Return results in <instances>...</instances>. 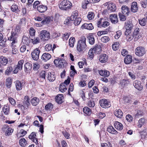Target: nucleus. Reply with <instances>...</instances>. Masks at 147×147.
Masks as SVG:
<instances>
[{
  "mask_svg": "<svg viewBox=\"0 0 147 147\" xmlns=\"http://www.w3.org/2000/svg\"><path fill=\"white\" fill-rule=\"evenodd\" d=\"M59 8L63 10H68L72 6V3L67 0H63L59 2L58 4Z\"/></svg>",
  "mask_w": 147,
  "mask_h": 147,
  "instance_id": "f257e3e1",
  "label": "nucleus"
},
{
  "mask_svg": "<svg viewBox=\"0 0 147 147\" xmlns=\"http://www.w3.org/2000/svg\"><path fill=\"white\" fill-rule=\"evenodd\" d=\"M86 40L85 37L83 36L78 41L77 49L78 51H82L86 49L87 46L86 44Z\"/></svg>",
  "mask_w": 147,
  "mask_h": 147,
  "instance_id": "f03ea898",
  "label": "nucleus"
},
{
  "mask_svg": "<svg viewBox=\"0 0 147 147\" xmlns=\"http://www.w3.org/2000/svg\"><path fill=\"white\" fill-rule=\"evenodd\" d=\"M49 32L45 30H42L40 34V38L42 40H48L50 38Z\"/></svg>",
  "mask_w": 147,
  "mask_h": 147,
  "instance_id": "7ed1b4c3",
  "label": "nucleus"
},
{
  "mask_svg": "<svg viewBox=\"0 0 147 147\" xmlns=\"http://www.w3.org/2000/svg\"><path fill=\"white\" fill-rule=\"evenodd\" d=\"M146 53V51L145 48L141 46L138 47L135 50L136 54L139 57L143 56Z\"/></svg>",
  "mask_w": 147,
  "mask_h": 147,
  "instance_id": "20e7f679",
  "label": "nucleus"
},
{
  "mask_svg": "<svg viewBox=\"0 0 147 147\" xmlns=\"http://www.w3.org/2000/svg\"><path fill=\"white\" fill-rule=\"evenodd\" d=\"M65 61L63 59L57 58L55 59L54 63L59 68L64 67Z\"/></svg>",
  "mask_w": 147,
  "mask_h": 147,
  "instance_id": "39448f33",
  "label": "nucleus"
},
{
  "mask_svg": "<svg viewBox=\"0 0 147 147\" xmlns=\"http://www.w3.org/2000/svg\"><path fill=\"white\" fill-rule=\"evenodd\" d=\"M100 106L104 108H106L110 107L111 106L110 102L105 99H102L99 101Z\"/></svg>",
  "mask_w": 147,
  "mask_h": 147,
  "instance_id": "423d86ee",
  "label": "nucleus"
},
{
  "mask_svg": "<svg viewBox=\"0 0 147 147\" xmlns=\"http://www.w3.org/2000/svg\"><path fill=\"white\" fill-rule=\"evenodd\" d=\"M18 36V34L11 31V35L8 37V40L12 41L11 43H16L18 42L17 38Z\"/></svg>",
  "mask_w": 147,
  "mask_h": 147,
  "instance_id": "0eeeda50",
  "label": "nucleus"
},
{
  "mask_svg": "<svg viewBox=\"0 0 147 147\" xmlns=\"http://www.w3.org/2000/svg\"><path fill=\"white\" fill-rule=\"evenodd\" d=\"M40 51L38 48H36L32 52L31 55L32 59L35 60H37L39 58Z\"/></svg>",
  "mask_w": 147,
  "mask_h": 147,
  "instance_id": "6e6552de",
  "label": "nucleus"
},
{
  "mask_svg": "<svg viewBox=\"0 0 147 147\" xmlns=\"http://www.w3.org/2000/svg\"><path fill=\"white\" fill-rule=\"evenodd\" d=\"M24 62V61L23 60H20L18 61L15 70L13 71L14 74L17 73L19 70L22 69Z\"/></svg>",
  "mask_w": 147,
  "mask_h": 147,
  "instance_id": "1a4fd4ad",
  "label": "nucleus"
},
{
  "mask_svg": "<svg viewBox=\"0 0 147 147\" xmlns=\"http://www.w3.org/2000/svg\"><path fill=\"white\" fill-rule=\"evenodd\" d=\"M133 27V24L130 21H127L125 23V28L126 29L125 32H131Z\"/></svg>",
  "mask_w": 147,
  "mask_h": 147,
  "instance_id": "9d476101",
  "label": "nucleus"
},
{
  "mask_svg": "<svg viewBox=\"0 0 147 147\" xmlns=\"http://www.w3.org/2000/svg\"><path fill=\"white\" fill-rule=\"evenodd\" d=\"M100 19V20H99L97 22V26L98 27H106L109 26V23L107 21H104L102 22V20Z\"/></svg>",
  "mask_w": 147,
  "mask_h": 147,
  "instance_id": "9b49d317",
  "label": "nucleus"
},
{
  "mask_svg": "<svg viewBox=\"0 0 147 147\" xmlns=\"http://www.w3.org/2000/svg\"><path fill=\"white\" fill-rule=\"evenodd\" d=\"M133 85L137 89L141 90L143 88V86L141 85V82L139 81L136 80L133 83Z\"/></svg>",
  "mask_w": 147,
  "mask_h": 147,
  "instance_id": "f8f14e48",
  "label": "nucleus"
},
{
  "mask_svg": "<svg viewBox=\"0 0 147 147\" xmlns=\"http://www.w3.org/2000/svg\"><path fill=\"white\" fill-rule=\"evenodd\" d=\"M109 2L107 3H106L104 4V5L105 6H106L108 5V9L111 11H114L116 9V7L115 4L111 3L109 4Z\"/></svg>",
  "mask_w": 147,
  "mask_h": 147,
  "instance_id": "ddd939ff",
  "label": "nucleus"
},
{
  "mask_svg": "<svg viewBox=\"0 0 147 147\" xmlns=\"http://www.w3.org/2000/svg\"><path fill=\"white\" fill-rule=\"evenodd\" d=\"M131 83L130 79H125L120 80V84L122 87H124L127 86Z\"/></svg>",
  "mask_w": 147,
  "mask_h": 147,
  "instance_id": "4468645a",
  "label": "nucleus"
},
{
  "mask_svg": "<svg viewBox=\"0 0 147 147\" xmlns=\"http://www.w3.org/2000/svg\"><path fill=\"white\" fill-rule=\"evenodd\" d=\"M124 35L126 36L125 38L127 41L129 42L131 41L134 37L131 32H125Z\"/></svg>",
  "mask_w": 147,
  "mask_h": 147,
  "instance_id": "2eb2a0df",
  "label": "nucleus"
},
{
  "mask_svg": "<svg viewBox=\"0 0 147 147\" xmlns=\"http://www.w3.org/2000/svg\"><path fill=\"white\" fill-rule=\"evenodd\" d=\"M47 6L43 5H39L37 7L38 11L41 13L45 12L47 10Z\"/></svg>",
  "mask_w": 147,
  "mask_h": 147,
  "instance_id": "dca6fc26",
  "label": "nucleus"
},
{
  "mask_svg": "<svg viewBox=\"0 0 147 147\" xmlns=\"http://www.w3.org/2000/svg\"><path fill=\"white\" fill-rule=\"evenodd\" d=\"M51 20V19L50 17H46L41 22V23H40V24L38 23H36V25L38 24L39 26H42L43 25L48 24L49 23Z\"/></svg>",
  "mask_w": 147,
  "mask_h": 147,
  "instance_id": "f3484780",
  "label": "nucleus"
},
{
  "mask_svg": "<svg viewBox=\"0 0 147 147\" xmlns=\"http://www.w3.org/2000/svg\"><path fill=\"white\" fill-rule=\"evenodd\" d=\"M82 29H87L89 30H91L93 29L94 27L91 23L89 24L84 23L82 26Z\"/></svg>",
  "mask_w": 147,
  "mask_h": 147,
  "instance_id": "a211bd4d",
  "label": "nucleus"
},
{
  "mask_svg": "<svg viewBox=\"0 0 147 147\" xmlns=\"http://www.w3.org/2000/svg\"><path fill=\"white\" fill-rule=\"evenodd\" d=\"M15 83L16 90L17 91L21 90L22 89L23 82H22L18 80H16L15 82Z\"/></svg>",
  "mask_w": 147,
  "mask_h": 147,
  "instance_id": "6ab92c4d",
  "label": "nucleus"
},
{
  "mask_svg": "<svg viewBox=\"0 0 147 147\" xmlns=\"http://www.w3.org/2000/svg\"><path fill=\"white\" fill-rule=\"evenodd\" d=\"M114 125L115 127L118 130H121L123 128V125L121 123L117 121H116L114 123Z\"/></svg>",
  "mask_w": 147,
  "mask_h": 147,
  "instance_id": "aec40b11",
  "label": "nucleus"
},
{
  "mask_svg": "<svg viewBox=\"0 0 147 147\" xmlns=\"http://www.w3.org/2000/svg\"><path fill=\"white\" fill-rule=\"evenodd\" d=\"M98 71L99 74L101 76L107 77L110 75L109 72L107 70H101Z\"/></svg>",
  "mask_w": 147,
  "mask_h": 147,
  "instance_id": "412c9836",
  "label": "nucleus"
},
{
  "mask_svg": "<svg viewBox=\"0 0 147 147\" xmlns=\"http://www.w3.org/2000/svg\"><path fill=\"white\" fill-rule=\"evenodd\" d=\"M63 94H59L56 96L55 99L57 103L59 104H61L63 102Z\"/></svg>",
  "mask_w": 147,
  "mask_h": 147,
  "instance_id": "4be33fe9",
  "label": "nucleus"
},
{
  "mask_svg": "<svg viewBox=\"0 0 147 147\" xmlns=\"http://www.w3.org/2000/svg\"><path fill=\"white\" fill-rule=\"evenodd\" d=\"M114 115L119 118H121L123 116V113L121 109H116L114 111Z\"/></svg>",
  "mask_w": 147,
  "mask_h": 147,
  "instance_id": "5701e85b",
  "label": "nucleus"
},
{
  "mask_svg": "<svg viewBox=\"0 0 147 147\" xmlns=\"http://www.w3.org/2000/svg\"><path fill=\"white\" fill-rule=\"evenodd\" d=\"M108 59V56L105 54H101L99 57V61L102 63H104L107 62Z\"/></svg>",
  "mask_w": 147,
  "mask_h": 147,
  "instance_id": "b1692460",
  "label": "nucleus"
},
{
  "mask_svg": "<svg viewBox=\"0 0 147 147\" xmlns=\"http://www.w3.org/2000/svg\"><path fill=\"white\" fill-rule=\"evenodd\" d=\"M47 79L49 81L53 82L54 81L55 79V75L54 72H49L48 74Z\"/></svg>",
  "mask_w": 147,
  "mask_h": 147,
  "instance_id": "393cba45",
  "label": "nucleus"
},
{
  "mask_svg": "<svg viewBox=\"0 0 147 147\" xmlns=\"http://www.w3.org/2000/svg\"><path fill=\"white\" fill-rule=\"evenodd\" d=\"M138 9V7L137 6V3L136 2H133L131 5V9L133 12H136Z\"/></svg>",
  "mask_w": 147,
  "mask_h": 147,
  "instance_id": "a878e982",
  "label": "nucleus"
},
{
  "mask_svg": "<svg viewBox=\"0 0 147 147\" xmlns=\"http://www.w3.org/2000/svg\"><path fill=\"white\" fill-rule=\"evenodd\" d=\"M110 19L111 22L114 24H116L118 22L117 16L115 14H111L110 16Z\"/></svg>",
  "mask_w": 147,
  "mask_h": 147,
  "instance_id": "bb28decb",
  "label": "nucleus"
},
{
  "mask_svg": "<svg viewBox=\"0 0 147 147\" xmlns=\"http://www.w3.org/2000/svg\"><path fill=\"white\" fill-rule=\"evenodd\" d=\"M32 66V64L29 62L26 63L24 65V71L28 73V71L31 70Z\"/></svg>",
  "mask_w": 147,
  "mask_h": 147,
  "instance_id": "cd10ccee",
  "label": "nucleus"
},
{
  "mask_svg": "<svg viewBox=\"0 0 147 147\" xmlns=\"http://www.w3.org/2000/svg\"><path fill=\"white\" fill-rule=\"evenodd\" d=\"M121 9L122 10L121 13L125 15H128V13H129V11L127 6L126 5H123L121 7Z\"/></svg>",
  "mask_w": 147,
  "mask_h": 147,
  "instance_id": "c85d7f7f",
  "label": "nucleus"
},
{
  "mask_svg": "<svg viewBox=\"0 0 147 147\" xmlns=\"http://www.w3.org/2000/svg\"><path fill=\"white\" fill-rule=\"evenodd\" d=\"M94 53L95 54L99 53L101 51V48L100 45H96L95 47L92 49Z\"/></svg>",
  "mask_w": 147,
  "mask_h": 147,
  "instance_id": "c756f323",
  "label": "nucleus"
},
{
  "mask_svg": "<svg viewBox=\"0 0 147 147\" xmlns=\"http://www.w3.org/2000/svg\"><path fill=\"white\" fill-rule=\"evenodd\" d=\"M51 55L47 53H44L42 56L41 59L45 61L49 60L51 57Z\"/></svg>",
  "mask_w": 147,
  "mask_h": 147,
  "instance_id": "7c9ffc66",
  "label": "nucleus"
},
{
  "mask_svg": "<svg viewBox=\"0 0 147 147\" xmlns=\"http://www.w3.org/2000/svg\"><path fill=\"white\" fill-rule=\"evenodd\" d=\"M8 62V59L5 57L1 56L0 57V63L3 65H5Z\"/></svg>",
  "mask_w": 147,
  "mask_h": 147,
  "instance_id": "2f4dec72",
  "label": "nucleus"
},
{
  "mask_svg": "<svg viewBox=\"0 0 147 147\" xmlns=\"http://www.w3.org/2000/svg\"><path fill=\"white\" fill-rule=\"evenodd\" d=\"M132 61V57L130 55H126L124 59L125 63L126 64H129Z\"/></svg>",
  "mask_w": 147,
  "mask_h": 147,
  "instance_id": "473e14b6",
  "label": "nucleus"
},
{
  "mask_svg": "<svg viewBox=\"0 0 147 147\" xmlns=\"http://www.w3.org/2000/svg\"><path fill=\"white\" fill-rule=\"evenodd\" d=\"M3 111L5 115H8L9 113V107L8 105H5L3 108Z\"/></svg>",
  "mask_w": 147,
  "mask_h": 147,
  "instance_id": "72a5a7b5",
  "label": "nucleus"
},
{
  "mask_svg": "<svg viewBox=\"0 0 147 147\" xmlns=\"http://www.w3.org/2000/svg\"><path fill=\"white\" fill-rule=\"evenodd\" d=\"M39 102V99L36 97L33 98L31 101L32 105L34 106L37 105L38 104Z\"/></svg>",
  "mask_w": 147,
  "mask_h": 147,
  "instance_id": "f704fd0d",
  "label": "nucleus"
},
{
  "mask_svg": "<svg viewBox=\"0 0 147 147\" xmlns=\"http://www.w3.org/2000/svg\"><path fill=\"white\" fill-rule=\"evenodd\" d=\"M107 131L112 134H117L118 132L112 126H109L107 128Z\"/></svg>",
  "mask_w": 147,
  "mask_h": 147,
  "instance_id": "c9c22d12",
  "label": "nucleus"
},
{
  "mask_svg": "<svg viewBox=\"0 0 147 147\" xmlns=\"http://www.w3.org/2000/svg\"><path fill=\"white\" fill-rule=\"evenodd\" d=\"M29 97L28 96H25L24 97V103L25 106H26L28 108V107L30 105V104L29 102Z\"/></svg>",
  "mask_w": 147,
  "mask_h": 147,
  "instance_id": "e433bc0d",
  "label": "nucleus"
},
{
  "mask_svg": "<svg viewBox=\"0 0 147 147\" xmlns=\"http://www.w3.org/2000/svg\"><path fill=\"white\" fill-rule=\"evenodd\" d=\"M16 43H11V46L12 49V53L14 54H16L18 53V52L17 49L16 47Z\"/></svg>",
  "mask_w": 147,
  "mask_h": 147,
  "instance_id": "4c0bfd02",
  "label": "nucleus"
},
{
  "mask_svg": "<svg viewBox=\"0 0 147 147\" xmlns=\"http://www.w3.org/2000/svg\"><path fill=\"white\" fill-rule=\"evenodd\" d=\"M89 42L90 45H93L95 42V39L94 36L90 35L88 37Z\"/></svg>",
  "mask_w": 147,
  "mask_h": 147,
  "instance_id": "58836bf2",
  "label": "nucleus"
},
{
  "mask_svg": "<svg viewBox=\"0 0 147 147\" xmlns=\"http://www.w3.org/2000/svg\"><path fill=\"white\" fill-rule=\"evenodd\" d=\"M59 90L62 92H63L67 90V86H66L61 83L59 86Z\"/></svg>",
  "mask_w": 147,
  "mask_h": 147,
  "instance_id": "ea45409f",
  "label": "nucleus"
},
{
  "mask_svg": "<svg viewBox=\"0 0 147 147\" xmlns=\"http://www.w3.org/2000/svg\"><path fill=\"white\" fill-rule=\"evenodd\" d=\"M19 144L21 146L23 147H25L27 144L25 139L24 138H22L20 140Z\"/></svg>",
  "mask_w": 147,
  "mask_h": 147,
  "instance_id": "a19ab883",
  "label": "nucleus"
},
{
  "mask_svg": "<svg viewBox=\"0 0 147 147\" xmlns=\"http://www.w3.org/2000/svg\"><path fill=\"white\" fill-rule=\"evenodd\" d=\"M78 11H76L73 12L72 13L71 15L70 16L71 19H72V20H74L75 19L78 18Z\"/></svg>",
  "mask_w": 147,
  "mask_h": 147,
  "instance_id": "79ce46f5",
  "label": "nucleus"
},
{
  "mask_svg": "<svg viewBox=\"0 0 147 147\" xmlns=\"http://www.w3.org/2000/svg\"><path fill=\"white\" fill-rule=\"evenodd\" d=\"M83 110L84 113L88 115H89L91 113V111L88 107H84L83 108Z\"/></svg>",
  "mask_w": 147,
  "mask_h": 147,
  "instance_id": "37998d69",
  "label": "nucleus"
},
{
  "mask_svg": "<svg viewBox=\"0 0 147 147\" xmlns=\"http://www.w3.org/2000/svg\"><path fill=\"white\" fill-rule=\"evenodd\" d=\"M90 3L89 0H84L83 1L82 4V7L84 9H86L87 5Z\"/></svg>",
  "mask_w": 147,
  "mask_h": 147,
  "instance_id": "c03bdc74",
  "label": "nucleus"
},
{
  "mask_svg": "<svg viewBox=\"0 0 147 147\" xmlns=\"http://www.w3.org/2000/svg\"><path fill=\"white\" fill-rule=\"evenodd\" d=\"M32 42L34 44H36L40 42V39L39 37L34 38H31Z\"/></svg>",
  "mask_w": 147,
  "mask_h": 147,
  "instance_id": "a18cd8bd",
  "label": "nucleus"
},
{
  "mask_svg": "<svg viewBox=\"0 0 147 147\" xmlns=\"http://www.w3.org/2000/svg\"><path fill=\"white\" fill-rule=\"evenodd\" d=\"M75 38L74 37L71 38L69 40V45L71 47H74V43L75 42Z\"/></svg>",
  "mask_w": 147,
  "mask_h": 147,
  "instance_id": "49530a36",
  "label": "nucleus"
},
{
  "mask_svg": "<svg viewBox=\"0 0 147 147\" xmlns=\"http://www.w3.org/2000/svg\"><path fill=\"white\" fill-rule=\"evenodd\" d=\"M26 19L25 18H23L20 19L19 22V24L20 27L24 26L26 22Z\"/></svg>",
  "mask_w": 147,
  "mask_h": 147,
  "instance_id": "de8ad7c7",
  "label": "nucleus"
},
{
  "mask_svg": "<svg viewBox=\"0 0 147 147\" xmlns=\"http://www.w3.org/2000/svg\"><path fill=\"white\" fill-rule=\"evenodd\" d=\"M119 44V42H115L112 45V49L114 51H116L118 49Z\"/></svg>",
  "mask_w": 147,
  "mask_h": 147,
  "instance_id": "09e8293b",
  "label": "nucleus"
},
{
  "mask_svg": "<svg viewBox=\"0 0 147 147\" xmlns=\"http://www.w3.org/2000/svg\"><path fill=\"white\" fill-rule=\"evenodd\" d=\"M13 70L12 67L11 65L8 67L5 72L6 75H8L10 74Z\"/></svg>",
  "mask_w": 147,
  "mask_h": 147,
  "instance_id": "8fccbe9b",
  "label": "nucleus"
},
{
  "mask_svg": "<svg viewBox=\"0 0 147 147\" xmlns=\"http://www.w3.org/2000/svg\"><path fill=\"white\" fill-rule=\"evenodd\" d=\"M22 42L24 44L26 45H28L30 43L28 38L26 36H23Z\"/></svg>",
  "mask_w": 147,
  "mask_h": 147,
  "instance_id": "3c124183",
  "label": "nucleus"
},
{
  "mask_svg": "<svg viewBox=\"0 0 147 147\" xmlns=\"http://www.w3.org/2000/svg\"><path fill=\"white\" fill-rule=\"evenodd\" d=\"M82 20L81 18L80 17H78V18H77L74 20V24L76 26L78 25H79L80 23Z\"/></svg>",
  "mask_w": 147,
  "mask_h": 147,
  "instance_id": "603ef678",
  "label": "nucleus"
},
{
  "mask_svg": "<svg viewBox=\"0 0 147 147\" xmlns=\"http://www.w3.org/2000/svg\"><path fill=\"white\" fill-rule=\"evenodd\" d=\"M21 29V27L19 25H18L16 26V28L13 29L12 30V32L18 34V33L20 32Z\"/></svg>",
  "mask_w": 147,
  "mask_h": 147,
  "instance_id": "864d4df0",
  "label": "nucleus"
},
{
  "mask_svg": "<svg viewBox=\"0 0 147 147\" xmlns=\"http://www.w3.org/2000/svg\"><path fill=\"white\" fill-rule=\"evenodd\" d=\"M12 83V81L11 79L10 78H7L6 80L5 84L6 86L8 88H9L11 87V85Z\"/></svg>",
  "mask_w": 147,
  "mask_h": 147,
  "instance_id": "5fc2aeb1",
  "label": "nucleus"
},
{
  "mask_svg": "<svg viewBox=\"0 0 147 147\" xmlns=\"http://www.w3.org/2000/svg\"><path fill=\"white\" fill-rule=\"evenodd\" d=\"M13 130L11 128L9 127L6 130L5 132V135L9 136L11 134V133L13 132Z\"/></svg>",
  "mask_w": 147,
  "mask_h": 147,
  "instance_id": "6e6d98bb",
  "label": "nucleus"
},
{
  "mask_svg": "<svg viewBox=\"0 0 147 147\" xmlns=\"http://www.w3.org/2000/svg\"><path fill=\"white\" fill-rule=\"evenodd\" d=\"M146 21L145 18L139 20V24L142 26H144L146 24Z\"/></svg>",
  "mask_w": 147,
  "mask_h": 147,
  "instance_id": "4d7b16f0",
  "label": "nucleus"
},
{
  "mask_svg": "<svg viewBox=\"0 0 147 147\" xmlns=\"http://www.w3.org/2000/svg\"><path fill=\"white\" fill-rule=\"evenodd\" d=\"M101 41L105 43L108 42L110 40L109 37L107 36H104L101 38Z\"/></svg>",
  "mask_w": 147,
  "mask_h": 147,
  "instance_id": "13d9d810",
  "label": "nucleus"
},
{
  "mask_svg": "<svg viewBox=\"0 0 147 147\" xmlns=\"http://www.w3.org/2000/svg\"><path fill=\"white\" fill-rule=\"evenodd\" d=\"M53 107V104L49 103L45 107V109L47 110H51Z\"/></svg>",
  "mask_w": 147,
  "mask_h": 147,
  "instance_id": "bf43d9fd",
  "label": "nucleus"
},
{
  "mask_svg": "<svg viewBox=\"0 0 147 147\" xmlns=\"http://www.w3.org/2000/svg\"><path fill=\"white\" fill-rule=\"evenodd\" d=\"M94 16V14L92 12H89L87 15V17L89 20H92Z\"/></svg>",
  "mask_w": 147,
  "mask_h": 147,
  "instance_id": "052dcab7",
  "label": "nucleus"
},
{
  "mask_svg": "<svg viewBox=\"0 0 147 147\" xmlns=\"http://www.w3.org/2000/svg\"><path fill=\"white\" fill-rule=\"evenodd\" d=\"M125 15L123 14L121 12H119V16L121 21H124L126 20V17L125 16Z\"/></svg>",
  "mask_w": 147,
  "mask_h": 147,
  "instance_id": "680f3d73",
  "label": "nucleus"
},
{
  "mask_svg": "<svg viewBox=\"0 0 147 147\" xmlns=\"http://www.w3.org/2000/svg\"><path fill=\"white\" fill-rule=\"evenodd\" d=\"M109 31V29H106L105 30L101 31L98 33V36H100L102 34H107L108 32Z\"/></svg>",
  "mask_w": 147,
  "mask_h": 147,
  "instance_id": "e2e57ef3",
  "label": "nucleus"
},
{
  "mask_svg": "<svg viewBox=\"0 0 147 147\" xmlns=\"http://www.w3.org/2000/svg\"><path fill=\"white\" fill-rule=\"evenodd\" d=\"M62 133L64 137L67 139H69L70 138V134L66 130L63 131Z\"/></svg>",
  "mask_w": 147,
  "mask_h": 147,
  "instance_id": "0e129e2a",
  "label": "nucleus"
},
{
  "mask_svg": "<svg viewBox=\"0 0 147 147\" xmlns=\"http://www.w3.org/2000/svg\"><path fill=\"white\" fill-rule=\"evenodd\" d=\"M144 119L143 118H141L138 121V127L140 128L141 127L142 125L144 124Z\"/></svg>",
  "mask_w": 147,
  "mask_h": 147,
  "instance_id": "69168bd1",
  "label": "nucleus"
},
{
  "mask_svg": "<svg viewBox=\"0 0 147 147\" xmlns=\"http://www.w3.org/2000/svg\"><path fill=\"white\" fill-rule=\"evenodd\" d=\"M18 9V7L17 5L15 4H13L11 8V10L13 12H16Z\"/></svg>",
  "mask_w": 147,
  "mask_h": 147,
  "instance_id": "338daca9",
  "label": "nucleus"
},
{
  "mask_svg": "<svg viewBox=\"0 0 147 147\" xmlns=\"http://www.w3.org/2000/svg\"><path fill=\"white\" fill-rule=\"evenodd\" d=\"M95 53H94V51L92 49H90L88 53V55H89V57L90 58L92 59L94 57V54Z\"/></svg>",
  "mask_w": 147,
  "mask_h": 147,
  "instance_id": "774afa93",
  "label": "nucleus"
}]
</instances>
